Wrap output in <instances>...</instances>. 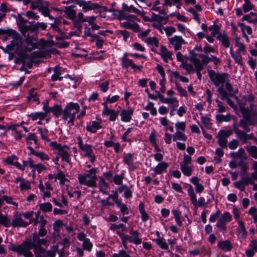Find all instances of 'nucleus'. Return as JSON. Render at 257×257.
<instances>
[{
    "label": "nucleus",
    "instance_id": "c85d7f7f",
    "mask_svg": "<svg viewBox=\"0 0 257 257\" xmlns=\"http://www.w3.org/2000/svg\"><path fill=\"white\" fill-rule=\"evenodd\" d=\"M190 181L195 186V191L197 193H200L204 189V186L199 183L200 179L197 176H193L191 178Z\"/></svg>",
    "mask_w": 257,
    "mask_h": 257
},
{
    "label": "nucleus",
    "instance_id": "6e6d98bb",
    "mask_svg": "<svg viewBox=\"0 0 257 257\" xmlns=\"http://www.w3.org/2000/svg\"><path fill=\"white\" fill-rule=\"evenodd\" d=\"M180 67L185 69L187 74H191L195 72V66L187 63H182Z\"/></svg>",
    "mask_w": 257,
    "mask_h": 257
},
{
    "label": "nucleus",
    "instance_id": "c9c22d12",
    "mask_svg": "<svg viewBox=\"0 0 257 257\" xmlns=\"http://www.w3.org/2000/svg\"><path fill=\"white\" fill-rule=\"evenodd\" d=\"M242 20L246 21L249 23L256 24L257 23V14L255 13L250 12L248 14L244 15L242 18Z\"/></svg>",
    "mask_w": 257,
    "mask_h": 257
},
{
    "label": "nucleus",
    "instance_id": "e2e57ef3",
    "mask_svg": "<svg viewBox=\"0 0 257 257\" xmlns=\"http://www.w3.org/2000/svg\"><path fill=\"white\" fill-rule=\"evenodd\" d=\"M200 115L201 121L204 126L206 128H210L211 125L210 118L207 116L203 115L202 113H200Z\"/></svg>",
    "mask_w": 257,
    "mask_h": 257
},
{
    "label": "nucleus",
    "instance_id": "4be33fe9",
    "mask_svg": "<svg viewBox=\"0 0 257 257\" xmlns=\"http://www.w3.org/2000/svg\"><path fill=\"white\" fill-rule=\"evenodd\" d=\"M134 112V109L132 108H129L127 109H122L120 113L121 120L124 122H130L132 119Z\"/></svg>",
    "mask_w": 257,
    "mask_h": 257
},
{
    "label": "nucleus",
    "instance_id": "a19ab883",
    "mask_svg": "<svg viewBox=\"0 0 257 257\" xmlns=\"http://www.w3.org/2000/svg\"><path fill=\"white\" fill-rule=\"evenodd\" d=\"M178 31L187 37L191 36V32L189 29L181 23H178L176 25Z\"/></svg>",
    "mask_w": 257,
    "mask_h": 257
},
{
    "label": "nucleus",
    "instance_id": "f257e3e1",
    "mask_svg": "<svg viewBox=\"0 0 257 257\" xmlns=\"http://www.w3.org/2000/svg\"><path fill=\"white\" fill-rule=\"evenodd\" d=\"M41 223H40V228L38 234L34 233L32 240L27 241L23 244L17 246V252L23 254L25 257H33V254L30 251L33 248H36V246H39L42 244H45L46 240L45 239H40V236H44L47 234V230L44 228L46 224V220L43 217L41 218Z\"/></svg>",
    "mask_w": 257,
    "mask_h": 257
},
{
    "label": "nucleus",
    "instance_id": "79ce46f5",
    "mask_svg": "<svg viewBox=\"0 0 257 257\" xmlns=\"http://www.w3.org/2000/svg\"><path fill=\"white\" fill-rule=\"evenodd\" d=\"M112 199L115 203H117V201H119L120 199H118V196L117 192H115V193L112 194H109L108 197L105 200H102V203L103 205L110 206L112 205V204L109 203L108 202L109 199Z\"/></svg>",
    "mask_w": 257,
    "mask_h": 257
},
{
    "label": "nucleus",
    "instance_id": "774afa93",
    "mask_svg": "<svg viewBox=\"0 0 257 257\" xmlns=\"http://www.w3.org/2000/svg\"><path fill=\"white\" fill-rule=\"evenodd\" d=\"M248 214L252 217L253 222L256 223L257 222V208L255 207H250L248 210Z\"/></svg>",
    "mask_w": 257,
    "mask_h": 257
},
{
    "label": "nucleus",
    "instance_id": "f3484780",
    "mask_svg": "<svg viewBox=\"0 0 257 257\" xmlns=\"http://www.w3.org/2000/svg\"><path fill=\"white\" fill-rule=\"evenodd\" d=\"M168 41L169 44L173 47L175 51L181 49L182 46L186 43L185 40L182 37L178 35H175L169 38Z\"/></svg>",
    "mask_w": 257,
    "mask_h": 257
},
{
    "label": "nucleus",
    "instance_id": "603ef678",
    "mask_svg": "<svg viewBox=\"0 0 257 257\" xmlns=\"http://www.w3.org/2000/svg\"><path fill=\"white\" fill-rule=\"evenodd\" d=\"M51 111L56 117H59L60 115L63 117V109H61V107L59 105H55L53 107H51Z\"/></svg>",
    "mask_w": 257,
    "mask_h": 257
},
{
    "label": "nucleus",
    "instance_id": "7ed1b4c3",
    "mask_svg": "<svg viewBox=\"0 0 257 257\" xmlns=\"http://www.w3.org/2000/svg\"><path fill=\"white\" fill-rule=\"evenodd\" d=\"M97 171L95 168L86 170L83 173L78 175V181L79 184L89 188H95L97 186Z\"/></svg>",
    "mask_w": 257,
    "mask_h": 257
},
{
    "label": "nucleus",
    "instance_id": "3c124183",
    "mask_svg": "<svg viewBox=\"0 0 257 257\" xmlns=\"http://www.w3.org/2000/svg\"><path fill=\"white\" fill-rule=\"evenodd\" d=\"M39 133L41 135V139L46 142H49L48 130L46 128L39 127L38 128Z\"/></svg>",
    "mask_w": 257,
    "mask_h": 257
},
{
    "label": "nucleus",
    "instance_id": "13d9d810",
    "mask_svg": "<svg viewBox=\"0 0 257 257\" xmlns=\"http://www.w3.org/2000/svg\"><path fill=\"white\" fill-rule=\"evenodd\" d=\"M39 209L44 212H50L52 210V205L49 202L42 203L40 205Z\"/></svg>",
    "mask_w": 257,
    "mask_h": 257
},
{
    "label": "nucleus",
    "instance_id": "0eeeda50",
    "mask_svg": "<svg viewBox=\"0 0 257 257\" xmlns=\"http://www.w3.org/2000/svg\"><path fill=\"white\" fill-rule=\"evenodd\" d=\"M234 46L236 48L235 52L233 51L232 47L229 48V53L235 63L240 66H243L242 57L241 54L246 52V46L244 43L240 41L239 37L236 36L234 39Z\"/></svg>",
    "mask_w": 257,
    "mask_h": 257
},
{
    "label": "nucleus",
    "instance_id": "423d86ee",
    "mask_svg": "<svg viewBox=\"0 0 257 257\" xmlns=\"http://www.w3.org/2000/svg\"><path fill=\"white\" fill-rule=\"evenodd\" d=\"M79 110L80 106L78 103L73 102L67 103L63 109V119L67 122L70 126L74 125L76 115Z\"/></svg>",
    "mask_w": 257,
    "mask_h": 257
},
{
    "label": "nucleus",
    "instance_id": "f8f14e48",
    "mask_svg": "<svg viewBox=\"0 0 257 257\" xmlns=\"http://www.w3.org/2000/svg\"><path fill=\"white\" fill-rule=\"evenodd\" d=\"M191 157L184 154L183 161L180 163V170L184 176L189 177L192 174L193 168L191 166Z\"/></svg>",
    "mask_w": 257,
    "mask_h": 257
},
{
    "label": "nucleus",
    "instance_id": "37998d69",
    "mask_svg": "<svg viewBox=\"0 0 257 257\" xmlns=\"http://www.w3.org/2000/svg\"><path fill=\"white\" fill-rule=\"evenodd\" d=\"M237 25L240 28L242 35H251L252 34V30L250 26L245 25L242 23H238Z\"/></svg>",
    "mask_w": 257,
    "mask_h": 257
},
{
    "label": "nucleus",
    "instance_id": "aec40b11",
    "mask_svg": "<svg viewBox=\"0 0 257 257\" xmlns=\"http://www.w3.org/2000/svg\"><path fill=\"white\" fill-rule=\"evenodd\" d=\"M238 226L236 230V235L239 239H245L247 236V231L243 221H237Z\"/></svg>",
    "mask_w": 257,
    "mask_h": 257
},
{
    "label": "nucleus",
    "instance_id": "ea45409f",
    "mask_svg": "<svg viewBox=\"0 0 257 257\" xmlns=\"http://www.w3.org/2000/svg\"><path fill=\"white\" fill-rule=\"evenodd\" d=\"M39 188L41 193V195L44 198H50L51 197V190L45 189V186L44 185L42 180L40 181Z\"/></svg>",
    "mask_w": 257,
    "mask_h": 257
},
{
    "label": "nucleus",
    "instance_id": "bf43d9fd",
    "mask_svg": "<svg viewBox=\"0 0 257 257\" xmlns=\"http://www.w3.org/2000/svg\"><path fill=\"white\" fill-rule=\"evenodd\" d=\"M216 120L220 122H228L231 120V115L229 114L225 115L222 114H217L215 116Z\"/></svg>",
    "mask_w": 257,
    "mask_h": 257
},
{
    "label": "nucleus",
    "instance_id": "c756f323",
    "mask_svg": "<svg viewBox=\"0 0 257 257\" xmlns=\"http://www.w3.org/2000/svg\"><path fill=\"white\" fill-rule=\"evenodd\" d=\"M130 234L132 236L133 243L136 245H139L142 243V239L140 237L141 234L137 230H132Z\"/></svg>",
    "mask_w": 257,
    "mask_h": 257
},
{
    "label": "nucleus",
    "instance_id": "4d7b16f0",
    "mask_svg": "<svg viewBox=\"0 0 257 257\" xmlns=\"http://www.w3.org/2000/svg\"><path fill=\"white\" fill-rule=\"evenodd\" d=\"M235 133L237 136L238 139L244 143H246V133L244 131H242L238 129H235Z\"/></svg>",
    "mask_w": 257,
    "mask_h": 257
},
{
    "label": "nucleus",
    "instance_id": "69168bd1",
    "mask_svg": "<svg viewBox=\"0 0 257 257\" xmlns=\"http://www.w3.org/2000/svg\"><path fill=\"white\" fill-rule=\"evenodd\" d=\"M92 40L96 41V46L97 48H101L102 47L104 40L101 39L98 35L95 34L92 36Z\"/></svg>",
    "mask_w": 257,
    "mask_h": 257
},
{
    "label": "nucleus",
    "instance_id": "a211bd4d",
    "mask_svg": "<svg viewBox=\"0 0 257 257\" xmlns=\"http://www.w3.org/2000/svg\"><path fill=\"white\" fill-rule=\"evenodd\" d=\"M17 20L18 21V26L20 31L25 37H26L28 35L29 26L27 25V24L29 22L23 18L21 14L17 16Z\"/></svg>",
    "mask_w": 257,
    "mask_h": 257
},
{
    "label": "nucleus",
    "instance_id": "20e7f679",
    "mask_svg": "<svg viewBox=\"0 0 257 257\" xmlns=\"http://www.w3.org/2000/svg\"><path fill=\"white\" fill-rule=\"evenodd\" d=\"M208 74L213 83L215 86L218 87V92L220 88H221V90H224V86H225V89L228 91L231 92L232 91V87L229 83L228 75L227 74H217L212 70L209 71Z\"/></svg>",
    "mask_w": 257,
    "mask_h": 257
},
{
    "label": "nucleus",
    "instance_id": "cd10ccee",
    "mask_svg": "<svg viewBox=\"0 0 257 257\" xmlns=\"http://www.w3.org/2000/svg\"><path fill=\"white\" fill-rule=\"evenodd\" d=\"M123 162L128 166L131 170H133L135 168L134 154L131 153L124 154L123 157Z\"/></svg>",
    "mask_w": 257,
    "mask_h": 257
},
{
    "label": "nucleus",
    "instance_id": "2f4dec72",
    "mask_svg": "<svg viewBox=\"0 0 257 257\" xmlns=\"http://www.w3.org/2000/svg\"><path fill=\"white\" fill-rule=\"evenodd\" d=\"M99 190L104 194H108V190L109 189L108 184L105 181L104 178L101 177L99 178V181L98 183Z\"/></svg>",
    "mask_w": 257,
    "mask_h": 257
},
{
    "label": "nucleus",
    "instance_id": "a18cd8bd",
    "mask_svg": "<svg viewBox=\"0 0 257 257\" xmlns=\"http://www.w3.org/2000/svg\"><path fill=\"white\" fill-rule=\"evenodd\" d=\"M119 97V96L118 95H115L112 96L109 95L106 97L105 101L102 103V105L103 106H107L108 104H111L117 101Z\"/></svg>",
    "mask_w": 257,
    "mask_h": 257
},
{
    "label": "nucleus",
    "instance_id": "09e8293b",
    "mask_svg": "<svg viewBox=\"0 0 257 257\" xmlns=\"http://www.w3.org/2000/svg\"><path fill=\"white\" fill-rule=\"evenodd\" d=\"M29 116L33 120H36L37 119L43 120L46 117V114L43 112H36L31 113Z\"/></svg>",
    "mask_w": 257,
    "mask_h": 257
},
{
    "label": "nucleus",
    "instance_id": "dca6fc26",
    "mask_svg": "<svg viewBox=\"0 0 257 257\" xmlns=\"http://www.w3.org/2000/svg\"><path fill=\"white\" fill-rule=\"evenodd\" d=\"M128 53H125L123 54L122 57L120 58L121 65L122 68L127 69L131 67L134 70H141L142 68V66H138L136 65L133 60L130 59L128 57Z\"/></svg>",
    "mask_w": 257,
    "mask_h": 257
},
{
    "label": "nucleus",
    "instance_id": "2eb2a0df",
    "mask_svg": "<svg viewBox=\"0 0 257 257\" xmlns=\"http://www.w3.org/2000/svg\"><path fill=\"white\" fill-rule=\"evenodd\" d=\"M103 128L102 120L99 115L96 116V119L86 126V130L91 133H95L98 130Z\"/></svg>",
    "mask_w": 257,
    "mask_h": 257
},
{
    "label": "nucleus",
    "instance_id": "de8ad7c7",
    "mask_svg": "<svg viewBox=\"0 0 257 257\" xmlns=\"http://www.w3.org/2000/svg\"><path fill=\"white\" fill-rule=\"evenodd\" d=\"M116 206L120 209V212L123 215H127L129 214V209L127 206L124 204L121 200L117 201L116 204Z\"/></svg>",
    "mask_w": 257,
    "mask_h": 257
},
{
    "label": "nucleus",
    "instance_id": "b1692460",
    "mask_svg": "<svg viewBox=\"0 0 257 257\" xmlns=\"http://www.w3.org/2000/svg\"><path fill=\"white\" fill-rule=\"evenodd\" d=\"M116 232L120 237L121 243L124 248H127V243H133L131 235H127L123 232H121L120 230H117Z\"/></svg>",
    "mask_w": 257,
    "mask_h": 257
},
{
    "label": "nucleus",
    "instance_id": "4468645a",
    "mask_svg": "<svg viewBox=\"0 0 257 257\" xmlns=\"http://www.w3.org/2000/svg\"><path fill=\"white\" fill-rule=\"evenodd\" d=\"M232 220L230 213L224 211L220 216L216 223V226L221 230H225L226 228V223Z\"/></svg>",
    "mask_w": 257,
    "mask_h": 257
},
{
    "label": "nucleus",
    "instance_id": "680f3d73",
    "mask_svg": "<svg viewBox=\"0 0 257 257\" xmlns=\"http://www.w3.org/2000/svg\"><path fill=\"white\" fill-rule=\"evenodd\" d=\"M62 73L60 70H58L57 67L54 69V73L51 76V79L53 81H55L57 80H62L63 79V77L61 76Z\"/></svg>",
    "mask_w": 257,
    "mask_h": 257
},
{
    "label": "nucleus",
    "instance_id": "a878e982",
    "mask_svg": "<svg viewBox=\"0 0 257 257\" xmlns=\"http://www.w3.org/2000/svg\"><path fill=\"white\" fill-rule=\"evenodd\" d=\"M28 149L30 151L31 154L39 158L42 161H48L50 160L49 156L44 152L36 151L31 147H28Z\"/></svg>",
    "mask_w": 257,
    "mask_h": 257
},
{
    "label": "nucleus",
    "instance_id": "9b49d317",
    "mask_svg": "<svg viewBox=\"0 0 257 257\" xmlns=\"http://www.w3.org/2000/svg\"><path fill=\"white\" fill-rule=\"evenodd\" d=\"M124 20V21L121 23L123 27L132 29L134 31H139V27L138 22L139 20L137 16L133 15H125Z\"/></svg>",
    "mask_w": 257,
    "mask_h": 257
},
{
    "label": "nucleus",
    "instance_id": "412c9836",
    "mask_svg": "<svg viewBox=\"0 0 257 257\" xmlns=\"http://www.w3.org/2000/svg\"><path fill=\"white\" fill-rule=\"evenodd\" d=\"M158 54L165 62H168L169 60H172V52L169 51L166 47L164 45L161 46L160 52Z\"/></svg>",
    "mask_w": 257,
    "mask_h": 257
},
{
    "label": "nucleus",
    "instance_id": "c03bdc74",
    "mask_svg": "<svg viewBox=\"0 0 257 257\" xmlns=\"http://www.w3.org/2000/svg\"><path fill=\"white\" fill-rule=\"evenodd\" d=\"M144 109L149 111L152 116H156L157 115V108L155 107V104L153 102L149 101L145 106Z\"/></svg>",
    "mask_w": 257,
    "mask_h": 257
},
{
    "label": "nucleus",
    "instance_id": "1a4fd4ad",
    "mask_svg": "<svg viewBox=\"0 0 257 257\" xmlns=\"http://www.w3.org/2000/svg\"><path fill=\"white\" fill-rule=\"evenodd\" d=\"M77 144L80 151L83 153V156L89 159L91 163L96 160V156L94 154L92 146L88 144H84L81 137L78 136L77 137Z\"/></svg>",
    "mask_w": 257,
    "mask_h": 257
},
{
    "label": "nucleus",
    "instance_id": "5701e85b",
    "mask_svg": "<svg viewBox=\"0 0 257 257\" xmlns=\"http://www.w3.org/2000/svg\"><path fill=\"white\" fill-rule=\"evenodd\" d=\"M217 247L224 252H229L232 250V244L229 240H221L217 242Z\"/></svg>",
    "mask_w": 257,
    "mask_h": 257
},
{
    "label": "nucleus",
    "instance_id": "ddd939ff",
    "mask_svg": "<svg viewBox=\"0 0 257 257\" xmlns=\"http://www.w3.org/2000/svg\"><path fill=\"white\" fill-rule=\"evenodd\" d=\"M195 51L190 52L189 60L195 66V72H196L197 78L201 80L202 74L201 71L204 69V66L200 62V61L197 58L199 57L195 54Z\"/></svg>",
    "mask_w": 257,
    "mask_h": 257
},
{
    "label": "nucleus",
    "instance_id": "4c0bfd02",
    "mask_svg": "<svg viewBox=\"0 0 257 257\" xmlns=\"http://www.w3.org/2000/svg\"><path fill=\"white\" fill-rule=\"evenodd\" d=\"M169 167V164L164 161L160 162L155 167L157 173H159V175L162 174L163 172H166L167 169Z\"/></svg>",
    "mask_w": 257,
    "mask_h": 257
},
{
    "label": "nucleus",
    "instance_id": "58836bf2",
    "mask_svg": "<svg viewBox=\"0 0 257 257\" xmlns=\"http://www.w3.org/2000/svg\"><path fill=\"white\" fill-rule=\"evenodd\" d=\"M218 40L221 43L222 45L225 48L230 47V43L229 38L225 34H219L217 37Z\"/></svg>",
    "mask_w": 257,
    "mask_h": 257
},
{
    "label": "nucleus",
    "instance_id": "0e129e2a",
    "mask_svg": "<svg viewBox=\"0 0 257 257\" xmlns=\"http://www.w3.org/2000/svg\"><path fill=\"white\" fill-rule=\"evenodd\" d=\"M186 123L185 121H177L175 124L176 132H185Z\"/></svg>",
    "mask_w": 257,
    "mask_h": 257
},
{
    "label": "nucleus",
    "instance_id": "864d4df0",
    "mask_svg": "<svg viewBox=\"0 0 257 257\" xmlns=\"http://www.w3.org/2000/svg\"><path fill=\"white\" fill-rule=\"evenodd\" d=\"M109 228L110 230L112 231L116 230V231L117 230H120L119 229H121V230L120 231L122 232H123L124 231H126V227L125 225L122 223H119L118 224H116L115 223L112 224H111Z\"/></svg>",
    "mask_w": 257,
    "mask_h": 257
},
{
    "label": "nucleus",
    "instance_id": "6ab92c4d",
    "mask_svg": "<svg viewBox=\"0 0 257 257\" xmlns=\"http://www.w3.org/2000/svg\"><path fill=\"white\" fill-rule=\"evenodd\" d=\"M102 115L108 117V119L110 121H115L118 115V112L113 109L108 108L107 106H103Z\"/></svg>",
    "mask_w": 257,
    "mask_h": 257
},
{
    "label": "nucleus",
    "instance_id": "9d476101",
    "mask_svg": "<svg viewBox=\"0 0 257 257\" xmlns=\"http://www.w3.org/2000/svg\"><path fill=\"white\" fill-rule=\"evenodd\" d=\"M195 51V54L198 55V59L200 61V62L205 66L210 61H212L215 65H217L220 62L219 59L216 57L211 55V57H208L207 56L202 54V49L201 47L196 46L195 48L192 50Z\"/></svg>",
    "mask_w": 257,
    "mask_h": 257
},
{
    "label": "nucleus",
    "instance_id": "39448f33",
    "mask_svg": "<svg viewBox=\"0 0 257 257\" xmlns=\"http://www.w3.org/2000/svg\"><path fill=\"white\" fill-rule=\"evenodd\" d=\"M49 180L52 183L56 182L57 180L59 181L60 184L63 190L67 191V193L70 198L74 197L73 193L72 191V187L70 185V182L66 178L65 173L60 170H58L56 174H49L48 175Z\"/></svg>",
    "mask_w": 257,
    "mask_h": 257
},
{
    "label": "nucleus",
    "instance_id": "e433bc0d",
    "mask_svg": "<svg viewBox=\"0 0 257 257\" xmlns=\"http://www.w3.org/2000/svg\"><path fill=\"white\" fill-rule=\"evenodd\" d=\"M49 3L46 1H42L39 8V11L45 17L48 16L50 10L49 8Z\"/></svg>",
    "mask_w": 257,
    "mask_h": 257
},
{
    "label": "nucleus",
    "instance_id": "bb28decb",
    "mask_svg": "<svg viewBox=\"0 0 257 257\" xmlns=\"http://www.w3.org/2000/svg\"><path fill=\"white\" fill-rule=\"evenodd\" d=\"M144 42L151 47V50L153 52H157L159 44L158 38L156 37H149L148 39H146Z\"/></svg>",
    "mask_w": 257,
    "mask_h": 257
},
{
    "label": "nucleus",
    "instance_id": "8fccbe9b",
    "mask_svg": "<svg viewBox=\"0 0 257 257\" xmlns=\"http://www.w3.org/2000/svg\"><path fill=\"white\" fill-rule=\"evenodd\" d=\"M243 1L242 10L244 13H247L254 9V6L250 2V0H243Z\"/></svg>",
    "mask_w": 257,
    "mask_h": 257
},
{
    "label": "nucleus",
    "instance_id": "338daca9",
    "mask_svg": "<svg viewBox=\"0 0 257 257\" xmlns=\"http://www.w3.org/2000/svg\"><path fill=\"white\" fill-rule=\"evenodd\" d=\"M156 243L163 249H168L169 246L163 238H156Z\"/></svg>",
    "mask_w": 257,
    "mask_h": 257
},
{
    "label": "nucleus",
    "instance_id": "393cba45",
    "mask_svg": "<svg viewBox=\"0 0 257 257\" xmlns=\"http://www.w3.org/2000/svg\"><path fill=\"white\" fill-rule=\"evenodd\" d=\"M19 182V188L22 193H26L31 188V183L30 181L24 179L17 178V183Z\"/></svg>",
    "mask_w": 257,
    "mask_h": 257
},
{
    "label": "nucleus",
    "instance_id": "49530a36",
    "mask_svg": "<svg viewBox=\"0 0 257 257\" xmlns=\"http://www.w3.org/2000/svg\"><path fill=\"white\" fill-rule=\"evenodd\" d=\"M187 137L184 133V132H176L173 135V139L174 141L179 140L185 141L187 140Z\"/></svg>",
    "mask_w": 257,
    "mask_h": 257
},
{
    "label": "nucleus",
    "instance_id": "473e14b6",
    "mask_svg": "<svg viewBox=\"0 0 257 257\" xmlns=\"http://www.w3.org/2000/svg\"><path fill=\"white\" fill-rule=\"evenodd\" d=\"M78 4L80 7H82L84 11H90L95 8V5L89 1L85 2L80 0L78 2Z\"/></svg>",
    "mask_w": 257,
    "mask_h": 257
},
{
    "label": "nucleus",
    "instance_id": "7c9ffc66",
    "mask_svg": "<svg viewBox=\"0 0 257 257\" xmlns=\"http://www.w3.org/2000/svg\"><path fill=\"white\" fill-rule=\"evenodd\" d=\"M159 120L161 124L164 127L165 131H169L172 133L174 132L173 126L170 125V121L166 116L160 117Z\"/></svg>",
    "mask_w": 257,
    "mask_h": 257
},
{
    "label": "nucleus",
    "instance_id": "72a5a7b5",
    "mask_svg": "<svg viewBox=\"0 0 257 257\" xmlns=\"http://www.w3.org/2000/svg\"><path fill=\"white\" fill-rule=\"evenodd\" d=\"M0 224H2L5 226H9L11 225V220L7 216L3 215L0 214ZM12 225L14 227L16 226V219H14L12 221Z\"/></svg>",
    "mask_w": 257,
    "mask_h": 257
},
{
    "label": "nucleus",
    "instance_id": "052dcab7",
    "mask_svg": "<svg viewBox=\"0 0 257 257\" xmlns=\"http://www.w3.org/2000/svg\"><path fill=\"white\" fill-rule=\"evenodd\" d=\"M244 150L242 148H240L238 149V151L237 152H234L232 153H231V156L233 158H244L246 159V157L245 156L244 154Z\"/></svg>",
    "mask_w": 257,
    "mask_h": 257
},
{
    "label": "nucleus",
    "instance_id": "6e6552de",
    "mask_svg": "<svg viewBox=\"0 0 257 257\" xmlns=\"http://www.w3.org/2000/svg\"><path fill=\"white\" fill-rule=\"evenodd\" d=\"M50 146L53 150L57 151L58 152V155L61 157L63 161L67 163H69L70 162V154L69 152L70 148L68 146L65 145H62L57 143L56 142H51Z\"/></svg>",
    "mask_w": 257,
    "mask_h": 257
},
{
    "label": "nucleus",
    "instance_id": "5fc2aeb1",
    "mask_svg": "<svg viewBox=\"0 0 257 257\" xmlns=\"http://www.w3.org/2000/svg\"><path fill=\"white\" fill-rule=\"evenodd\" d=\"M246 149L251 157L257 159V147L255 146H249L246 147Z\"/></svg>",
    "mask_w": 257,
    "mask_h": 257
},
{
    "label": "nucleus",
    "instance_id": "f03ea898",
    "mask_svg": "<svg viewBox=\"0 0 257 257\" xmlns=\"http://www.w3.org/2000/svg\"><path fill=\"white\" fill-rule=\"evenodd\" d=\"M0 37L4 41H7L10 38L13 40L11 43L8 45L4 51L9 54V59L10 60L15 58L16 55V32L11 29H0Z\"/></svg>",
    "mask_w": 257,
    "mask_h": 257
},
{
    "label": "nucleus",
    "instance_id": "f704fd0d",
    "mask_svg": "<svg viewBox=\"0 0 257 257\" xmlns=\"http://www.w3.org/2000/svg\"><path fill=\"white\" fill-rule=\"evenodd\" d=\"M219 93L221 95V98L222 100H225L227 104L232 108H236V106L234 102L230 99V98L227 96L225 91L224 90H221V88L219 90Z\"/></svg>",
    "mask_w": 257,
    "mask_h": 257
}]
</instances>
